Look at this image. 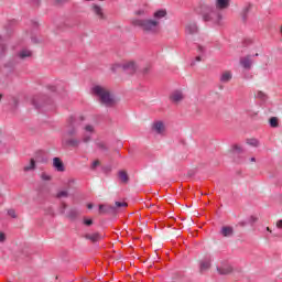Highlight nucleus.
I'll use <instances>...</instances> for the list:
<instances>
[{"label": "nucleus", "instance_id": "f257e3e1", "mask_svg": "<svg viewBox=\"0 0 282 282\" xmlns=\"http://www.w3.org/2000/svg\"><path fill=\"white\" fill-rule=\"evenodd\" d=\"M132 25L134 28H141L145 34H160L162 32L160 21L153 19H134L132 20Z\"/></svg>", "mask_w": 282, "mask_h": 282}, {"label": "nucleus", "instance_id": "f03ea898", "mask_svg": "<svg viewBox=\"0 0 282 282\" xmlns=\"http://www.w3.org/2000/svg\"><path fill=\"white\" fill-rule=\"evenodd\" d=\"M91 94L99 98L100 105H104L105 107H116V98H113V95H111L109 89L96 85L91 88Z\"/></svg>", "mask_w": 282, "mask_h": 282}, {"label": "nucleus", "instance_id": "7ed1b4c3", "mask_svg": "<svg viewBox=\"0 0 282 282\" xmlns=\"http://www.w3.org/2000/svg\"><path fill=\"white\" fill-rule=\"evenodd\" d=\"M85 121V117H70L68 119V124H67V130L66 132L62 135V138H74L76 133H78V127H80V122Z\"/></svg>", "mask_w": 282, "mask_h": 282}, {"label": "nucleus", "instance_id": "20e7f679", "mask_svg": "<svg viewBox=\"0 0 282 282\" xmlns=\"http://www.w3.org/2000/svg\"><path fill=\"white\" fill-rule=\"evenodd\" d=\"M205 10H207V12L203 14V21H213V23H216V25H219L221 23L223 17L221 12H219V9H215L213 7H205Z\"/></svg>", "mask_w": 282, "mask_h": 282}, {"label": "nucleus", "instance_id": "39448f33", "mask_svg": "<svg viewBox=\"0 0 282 282\" xmlns=\"http://www.w3.org/2000/svg\"><path fill=\"white\" fill-rule=\"evenodd\" d=\"M80 139L76 137H62L63 149H78L80 147Z\"/></svg>", "mask_w": 282, "mask_h": 282}, {"label": "nucleus", "instance_id": "423d86ee", "mask_svg": "<svg viewBox=\"0 0 282 282\" xmlns=\"http://www.w3.org/2000/svg\"><path fill=\"white\" fill-rule=\"evenodd\" d=\"M253 56H259V53H256L254 55H246L243 57H240V65L243 67V69H252V65L254 63Z\"/></svg>", "mask_w": 282, "mask_h": 282}, {"label": "nucleus", "instance_id": "0eeeda50", "mask_svg": "<svg viewBox=\"0 0 282 282\" xmlns=\"http://www.w3.org/2000/svg\"><path fill=\"white\" fill-rule=\"evenodd\" d=\"M99 215H117V209L111 205H99Z\"/></svg>", "mask_w": 282, "mask_h": 282}, {"label": "nucleus", "instance_id": "6e6552de", "mask_svg": "<svg viewBox=\"0 0 282 282\" xmlns=\"http://www.w3.org/2000/svg\"><path fill=\"white\" fill-rule=\"evenodd\" d=\"M78 217H80V210L76 207L70 208L66 213V219H69V221H76V219H78Z\"/></svg>", "mask_w": 282, "mask_h": 282}, {"label": "nucleus", "instance_id": "1a4fd4ad", "mask_svg": "<svg viewBox=\"0 0 282 282\" xmlns=\"http://www.w3.org/2000/svg\"><path fill=\"white\" fill-rule=\"evenodd\" d=\"M122 69L126 72V74H133L138 70V66L135 65V62H128L123 64Z\"/></svg>", "mask_w": 282, "mask_h": 282}, {"label": "nucleus", "instance_id": "9d476101", "mask_svg": "<svg viewBox=\"0 0 282 282\" xmlns=\"http://www.w3.org/2000/svg\"><path fill=\"white\" fill-rule=\"evenodd\" d=\"M213 259L210 258H205L199 262V272L204 273L206 272V270H210V263H212Z\"/></svg>", "mask_w": 282, "mask_h": 282}, {"label": "nucleus", "instance_id": "9b49d317", "mask_svg": "<svg viewBox=\"0 0 282 282\" xmlns=\"http://www.w3.org/2000/svg\"><path fill=\"white\" fill-rule=\"evenodd\" d=\"M85 239L91 241V243H98L102 239V235L95 232V234H86L84 236Z\"/></svg>", "mask_w": 282, "mask_h": 282}, {"label": "nucleus", "instance_id": "f8f14e48", "mask_svg": "<svg viewBox=\"0 0 282 282\" xmlns=\"http://www.w3.org/2000/svg\"><path fill=\"white\" fill-rule=\"evenodd\" d=\"M218 274L226 276L228 274H232V267L230 264L217 267Z\"/></svg>", "mask_w": 282, "mask_h": 282}, {"label": "nucleus", "instance_id": "ddd939ff", "mask_svg": "<svg viewBox=\"0 0 282 282\" xmlns=\"http://www.w3.org/2000/svg\"><path fill=\"white\" fill-rule=\"evenodd\" d=\"M216 10H228L230 8V0H216Z\"/></svg>", "mask_w": 282, "mask_h": 282}, {"label": "nucleus", "instance_id": "4468645a", "mask_svg": "<svg viewBox=\"0 0 282 282\" xmlns=\"http://www.w3.org/2000/svg\"><path fill=\"white\" fill-rule=\"evenodd\" d=\"M53 166L58 171V173L65 172V164L61 160V158H54L53 159Z\"/></svg>", "mask_w": 282, "mask_h": 282}, {"label": "nucleus", "instance_id": "2eb2a0df", "mask_svg": "<svg viewBox=\"0 0 282 282\" xmlns=\"http://www.w3.org/2000/svg\"><path fill=\"white\" fill-rule=\"evenodd\" d=\"M221 237H232L235 235V228L230 226H223L220 229Z\"/></svg>", "mask_w": 282, "mask_h": 282}, {"label": "nucleus", "instance_id": "dca6fc26", "mask_svg": "<svg viewBox=\"0 0 282 282\" xmlns=\"http://www.w3.org/2000/svg\"><path fill=\"white\" fill-rule=\"evenodd\" d=\"M185 32L186 34H197L198 32L197 23L195 22L188 23L185 28Z\"/></svg>", "mask_w": 282, "mask_h": 282}, {"label": "nucleus", "instance_id": "f3484780", "mask_svg": "<svg viewBox=\"0 0 282 282\" xmlns=\"http://www.w3.org/2000/svg\"><path fill=\"white\" fill-rule=\"evenodd\" d=\"M118 177L121 182V184H129V174L124 170H120L118 172Z\"/></svg>", "mask_w": 282, "mask_h": 282}, {"label": "nucleus", "instance_id": "a211bd4d", "mask_svg": "<svg viewBox=\"0 0 282 282\" xmlns=\"http://www.w3.org/2000/svg\"><path fill=\"white\" fill-rule=\"evenodd\" d=\"M93 12L99 19H105V12H102V7H100L98 4H93Z\"/></svg>", "mask_w": 282, "mask_h": 282}, {"label": "nucleus", "instance_id": "6ab92c4d", "mask_svg": "<svg viewBox=\"0 0 282 282\" xmlns=\"http://www.w3.org/2000/svg\"><path fill=\"white\" fill-rule=\"evenodd\" d=\"M171 100H172L173 102H180L181 100H184V95L182 94V91L175 90V91L171 95Z\"/></svg>", "mask_w": 282, "mask_h": 282}, {"label": "nucleus", "instance_id": "aec40b11", "mask_svg": "<svg viewBox=\"0 0 282 282\" xmlns=\"http://www.w3.org/2000/svg\"><path fill=\"white\" fill-rule=\"evenodd\" d=\"M153 131H156V133H164V122L156 121L152 126Z\"/></svg>", "mask_w": 282, "mask_h": 282}, {"label": "nucleus", "instance_id": "412c9836", "mask_svg": "<svg viewBox=\"0 0 282 282\" xmlns=\"http://www.w3.org/2000/svg\"><path fill=\"white\" fill-rule=\"evenodd\" d=\"M153 17H154V21H159V19H164V17H166V9H161L155 11Z\"/></svg>", "mask_w": 282, "mask_h": 282}, {"label": "nucleus", "instance_id": "4be33fe9", "mask_svg": "<svg viewBox=\"0 0 282 282\" xmlns=\"http://www.w3.org/2000/svg\"><path fill=\"white\" fill-rule=\"evenodd\" d=\"M232 80V74L230 72H225L220 76V83H230Z\"/></svg>", "mask_w": 282, "mask_h": 282}, {"label": "nucleus", "instance_id": "5701e85b", "mask_svg": "<svg viewBox=\"0 0 282 282\" xmlns=\"http://www.w3.org/2000/svg\"><path fill=\"white\" fill-rule=\"evenodd\" d=\"M18 56H19V58L24 61V58H30V56H32V51L22 50V51L19 52Z\"/></svg>", "mask_w": 282, "mask_h": 282}, {"label": "nucleus", "instance_id": "b1692460", "mask_svg": "<svg viewBox=\"0 0 282 282\" xmlns=\"http://www.w3.org/2000/svg\"><path fill=\"white\" fill-rule=\"evenodd\" d=\"M96 147L104 151V153H107V151H109V147L107 145V143L105 141H98L96 142Z\"/></svg>", "mask_w": 282, "mask_h": 282}, {"label": "nucleus", "instance_id": "393cba45", "mask_svg": "<svg viewBox=\"0 0 282 282\" xmlns=\"http://www.w3.org/2000/svg\"><path fill=\"white\" fill-rule=\"evenodd\" d=\"M36 169V161L34 159H31L30 164L23 167V171L28 173V171H34Z\"/></svg>", "mask_w": 282, "mask_h": 282}, {"label": "nucleus", "instance_id": "a878e982", "mask_svg": "<svg viewBox=\"0 0 282 282\" xmlns=\"http://www.w3.org/2000/svg\"><path fill=\"white\" fill-rule=\"evenodd\" d=\"M252 10V4H248L243 10H242V21H248V13Z\"/></svg>", "mask_w": 282, "mask_h": 282}, {"label": "nucleus", "instance_id": "bb28decb", "mask_svg": "<svg viewBox=\"0 0 282 282\" xmlns=\"http://www.w3.org/2000/svg\"><path fill=\"white\" fill-rule=\"evenodd\" d=\"M269 124L272 129H276L279 127V118L276 117H271L269 119Z\"/></svg>", "mask_w": 282, "mask_h": 282}, {"label": "nucleus", "instance_id": "cd10ccee", "mask_svg": "<svg viewBox=\"0 0 282 282\" xmlns=\"http://www.w3.org/2000/svg\"><path fill=\"white\" fill-rule=\"evenodd\" d=\"M232 153L234 155H241L243 153V148L238 144L232 145Z\"/></svg>", "mask_w": 282, "mask_h": 282}, {"label": "nucleus", "instance_id": "c85d7f7f", "mask_svg": "<svg viewBox=\"0 0 282 282\" xmlns=\"http://www.w3.org/2000/svg\"><path fill=\"white\" fill-rule=\"evenodd\" d=\"M127 206H129V204H127V202H116L113 208H116V210H118V208H127Z\"/></svg>", "mask_w": 282, "mask_h": 282}, {"label": "nucleus", "instance_id": "c756f323", "mask_svg": "<svg viewBox=\"0 0 282 282\" xmlns=\"http://www.w3.org/2000/svg\"><path fill=\"white\" fill-rule=\"evenodd\" d=\"M247 144H249L250 147H259V140H257V139H248L247 140Z\"/></svg>", "mask_w": 282, "mask_h": 282}, {"label": "nucleus", "instance_id": "7c9ffc66", "mask_svg": "<svg viewBox=\"0 0 282 282\" xmlns=\"http://www.w3.org/2000/svg\"><path fill=\"white\" fill-rule=\"evenodd\" d=\"M98 166H100V161L96 160L93 162L90 169H91V171H96V169H98Z\"/></svg>", "mask_w": 282, "mask_h": 282}, {"label": "nucleus", "instance_id": "2f4dec72", "mask_svg": "<svg viewBox=\"0 0 282 282\" xmlns=\"http://www.w3.org/2000/svg\"><path fill=\"white\" fill-rule=\"evenodd\" d=\"M57 197L61 199V197H69V193L67 191H62L57 193Z\"/></svg>", "mask_w": 282, "mask_h": 282}, {"label": "nucleus", "instance_id": "473e14b6", "mask_svg": "<svg viewBox=\"0 0 282 282\" xmlns=\"http://www.w3.org/2000/svg\"><path fill=\"white\" fill-rule=\"evenodd\" d=\"M8 215L9 217H12V219H17V212L14 209H9Z\"/></svg>", "mask_w": 282, "mask_h": 282}, {"label": "nucleus", "instance_id": "72a5a7b5", "mask_svg": "<svg viewBox=\"0 0 282 282\" xmlns=\"http://www.w3.org/2000/svg\"><path fill=\"white\" fill-rule=\"evenodd\" d=\"M151 72V65H148V66H145L143 69H142V74L144 75V76H147V74H149Z\"/></svg>", "mask_w": 282, "mask_h": 282}, {"label": "nucleus", "instance_id": "f704fd0d", "mask_svg": "<svg viewBox=\"0 0 282 282\" xmlns=\"http://www.w3.org/2000/svg\"><path fill=\"white\" fill-rule=\"evenodd\" d=\"M84 225L85 226H94V220L93 219L84 218Z\"/></svg>", "mask_w": 282, "mask_h": 282}, {"label": "nucleus", "instance_id": "c9c22d12", "mask_svg": "<svg viewBox=\"0 0 282 282\" xmlns=\"http://www.w3.org/2000/svg\"><path fill=\"white\" fill-rule=\"evenodd\" d=\"M257 96H258V98H260V100H265V98H267L265 93H263V91H258Z\"/></svg>", "mask_w": 282, "mask_h": 282}, {"label": "nucleus", "instance_id": "e433bc0d", "mask_svg": "<svg viewBox=\"0 0 282 282\" xmlns=\"http://www.w3.org/2000/svg\"><path fill=\"white\" fill-rule=\"evenodd\" d=\"M85 131H87L88 133H94V126L87 124V126L85 127Z\"/></svg>", "mask_w": 282, "mask_h": 282}, {"label": "nucleus", "instance_id": "4c0bfd02", "mask_svg": "<svg viewBox=\"0 0 282 282\" xmlns=\"http://www.w3.org/2000/svg\"><path fill=\"white\" fill-rule=\"evenodd\" d=\"M67 209V204L66 203H62L61 206V215H65V210Z\"/></svg>", "mask_w": 282, "mask_h": 282}, {"label": "nucleus", "instance_id": "58836bf2", "mask_svg": "<svg viewBox=\"0 0 282 282\" xmlns=\"http://www.w3.org/2000/svg\"><path fill=\"white\" fill-rule=\"evenodd\" d=\"M42 180H44V182H50V180H52V177L45 173H42Z\"/></svg>", "mask_w": 282, "mask_h": 282}, {"label": "nucleus", "instance_id": "ea45409f", "mask_svg": "<svg viewBox=\"0 0 282 282\" xmlns=\"http://www.w3.org/2000/svg\"><path fill=\"white\" fill-rule=\"evenodd\" d=\"M257 221H259V218H257L254 216H250V218H249L250 224H257Z\"/></svg>", "mask_w": 282, "mask_h": 282}, {"label": "nucleus", "instance_id": "a19ab883", "mask_svg": "<svg viewBox=\"0 0 282 282\" xmlns=\"http://www.w3.org/2000/svg\"><path fill=\"white\" fill-rule=\"evenodd\" d=\"M91 141V135H84L83 138V142L87 143V142H90Z\"/></svg>", "mask_w": 282, "mask_h": 282}, {"label": "nucleus", "instance_id": "79ce46f5", "mask_svg": "<svg viewBox=\"0 0 282 282\" xmlns=\"http://www.w3.org/2000/svg\"><path fill=\"white\" fill-rule=\"evenodd\" d=\"M6 241V234L0 232V243H3Z\"/></svg>", "mask_w": 282, "mask_h": 282}, {"label": "nucleus", "instance_id": "37998d69", "mask_svg": "<svg viewBox=\"0 0 282 282\" xmlns=\"http://www.w3.org/2000/svg\"><path fill=\"white\" fill-rule=\"evenodd\" d=\"M33 105H34L35 109H41V107H43L36 102V99H33Z\"/></svg>", "mask_w": 282, "mask_h": 282}, {"label": "nucleus", "instance_id": "c03bdc74", "mask_svg": "<svg viewBox=\"0 0 282 282\" xmlns=\"http://www.w3.org/2000/svg\"><path fill=\"white\" fill-rule=\"evenodd\" d=\"M31 3H33V6H41V0H31Z\"/></svg>", "mask_w": 282, "mask_h": 282}, {"label": "nucleus", "instance_id": "a18cd8bd", "mask_svg": "<svg viewBox=\"0 0 282 282\" xmlns=\"http://www.w3.org/2000/svg\"><path fill=\"white\" fill-rule=\"evenodd\" d=\"M119 67H120V65L117 64V65H113V66L111 67V69H112V72H116V69H118Z\"/></svg>", "mask_w": 282, "mask_h": 282}, {"label": "nucleus", "instance_id": "49530a36", "mask_svg": "<svg viewBox=\"0 0 282 282\" xmlns=\"http://www.w3.org/2000/svg\"><path fill=\"white\" fill-rule=\"evenodd\" d=\"M276 228H282V219L276 223Z\"/></svg>", "mask_w": 282, "mask_h": 282}, {"label": "nucleus", "instance_id": "de8ad7c7", "mask_svg": "<svg viewBox=\"0 0 282 282\" xmlns=\"http://www.w3.org/2000/svg\"><path fill=\"white\" fill-rule=\"evenodd\" d=\"M87 208H88L89 210H91V208H94V204H91V203L87 204Z\"/></svg>", "mask_w": 282, "mask_h": 282}, {"label": "nucleus", "instance_id": "09e8293b", "mask_svg": "<svg viewBox=\"0 0 282 282\" xmlns=\"http://www.w3.org/2000/svg\"><path fill=\"white\" fill-rule=\"evenodd\" d=\"M32 43H39V40L36 37H31Z\"/></svg>", "mask_w": 282, "mask_h": 282}, {"label": "nucleus", "instance_id": "8fccbe9b", "mask_svg": "<svg viewBox=\"0 0 282 282\" xmlns=\"http://www.w3.org/2000/svg\"><path fill=\"white\" fill-rule=\"evenodd\" d=\"M198 52H204V46H202V45H198Z\"/></svg>", "mask_w": 282, "mask_h": 282}, {"label": "nucleus", "instance_id": "3c124183", "mask_svg": "<svg viewBox=\"0 0 282 282\" xmlns=\"http://www.w3.org/2000/svg\"><path fill=\"white\" fill-rule=\"evenodd\" d=\"M135 14H138V15H140V14H144V11L139 10V11H137V12H135Z\"/></svg>", "mask_w": 282, "mask_h": 282}, {"label": "nucleus", "instance_id": "603ef678", "mask_svg": "<svg viewBox=\"0 0 282 282\" xmlns=\"http://www.w3.org/2000/svg\"><path fill=\"white\" fill-rule=\"evenodd\" d=\"M196 61L199 63L202 61V56H196Z\"/></svg>", "mask_w": 282, "mask_h": 282}, {"label": "nucleus", "instance_id": "864d4df0", "mask_svg": "<svg viewBox=\"0 0 282 282\" xmlns=\"http://www.w3.org/2000/svg\"><path fill=\"white\" fill-rule=\"evenodd\" d=\"M250 162H257V159L256 158H251Z\"/></svg>", "mask_w": 282, "mask_h": 282}, {"label": "nucleus", "instance_id": "5fc2aeb1", "mask_svg": "<svg viewBox=\"0 0 282 282\" xmlns=\"http://www.w3.org/2000/svg\"><path fill=\"white\" fill-rule=\"evenodd\" d=\"M56 1V3H63V1H65V0H55Z\"/></svg>", "mask_w": 282, "mask_h": 282}, {"label": "nucleus", "instance_id": "6e6d98bb", "mask_svg": "<svg viewBox=\"0 0 282 282\" xmlns=\"http://www.w3.org/2000/svg\"><path fill=\"white\" fill-rule=\"evenodd\" d=\"M52 91H56V87L52 86L51 87Z\"/></svg>", "mask_w": 282, "mask_h": 282}, {"label": "nucleus", "instance_id": "4d7b16f0", "mask_svg": "<svg viewBox=\"0 0 282 282\" xmlns=\"http://www.w3.org/2000/svg\"><path fill=\"white\" fill-rule=\"evenodd\" d=\"M267 230H268V232H272V230L270 229V227H267Z\"/></svg>", "mask_w": 282, "mask_h": 282}, {"label": "nucleus", "instance_id": "13d9d810", "mask_svg": "<svg viewBox=\"0 0 282 282\" xmlns=\"http://www.w3.org/2000/svg\"><path fill=\"white\" fill-rule=\"evenodd\" d=\"M193 65H195V62H192V63H191V66H192V67H193Z\"/></svg>", "mask_w": 282, "mask_h": 282}, {"label": "nucleus", "instance_id": "bf43d9fd", "mask_svg": "<svg viewBox=\"0 0 282 282\" xmlns=\"http://www.w3.org/2000/svg\"><path fill=\"white\" fill-rule=\"evenodd\" d=\"M1 98H3V95L0 94V100H1Z\"/></svg>", "mask_w": 282, "mask_h": 282}, {"label": "nucleus", "instance_id": "052dcab7", "mask_svg": "<svg viewBox=\"0 0 282 282\" xmlns=\"http://www.w3.org/2000/svg\"><path fill=\"white\" fill-rule=\"evenodd\" d=\"M241 226H246V224H245V223H242V224H241Z\"/></svg>", "mask_w": 282, "mask_h": 282}, {"label": "nucleus", "instance_id": "680f3d73", "mask_svg": "<svg viewBox=\"0 0 282 282\" xmlns=\"http://www.w3.org/2000/svg\"><path fill=\"white\" fill-rule=\"evenodd\" d=\"M99 1H105V0H99Z\"/></svg>", "mask_w": 282, "mask_h": 282}, {"label": "nucleus", "instance_id": "e2e57ef3", "mask_svg": "<svg viewBox=\"0 0 282 282\" xmlns=\"http://www.w3.org/2000/svg\"><path fill=\"white\" fill-rule=\"evenodd\" d=\"M0 197H1V194H0Z\"/></svg>", "mask_w": 282, "mask_h": 282}]
</instances>
